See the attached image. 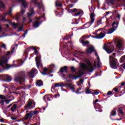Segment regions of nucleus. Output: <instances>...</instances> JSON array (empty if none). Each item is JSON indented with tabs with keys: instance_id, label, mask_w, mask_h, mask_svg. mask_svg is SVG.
I'll list each match as a JSON object with an SVG mask.
<instances>
[{
	"instance_id": "f257e3e1",
	"label": "nucleus",
	"mask_w": 125,
	"mask_h": 125,
	"mask_svg": "<svg viewBox=\"0 0 125 125\" xmlns=\"http://www.w3.org/2000/svg\"><path fill=\"white\" fill-rule=\"evenodd\" d=\"M10 54H12L11 51H8L6 54V56L3 57V60L0 61V66H1L3 68H5V70H9L11 67H12V65L7 64V62H8L7 56L10 55Z\"/></svg>"
},
{
	"instance_id": "f03ea898",
	"label": "nucleus",
	"mask_w": 125,
	"mask_h": 125,
	"mask_svg": "<svg viewBox=\"0 0 125 125\" xmlns=\"http://www.w3.org/2000/svg\"><path fill=\"white\" fill-rule=\"evenodd\" d=\"M26 78V74L24 71H21L17 73V76L14 78L15 82L16 83H20L21 84L22 83L25 82Z\"/></svg>"
},
{
	"instance_id": "7ed1b4c3",
	"label": "nucleus",
	"mask_w": 125,
	"mask_h": 125,
	"mask_svg": "<svg viewBox=\"0 0 125 125\" xmlns=\"http://www.w3.org/2000/svg\"><path fill=\"white\" fill-rule=\"evenodd\" d=\"M35 106H36V103L34 101H29L28 102L27 104L25 105L24 109L25 110L34 109Z\"/></svg>"
},
{
	"instance_id": "20e7f679",
	"label": "nucleus",
	"mask_w": 125,
	"mask_h": 125,
	"mask_svg": "<svg viewBox=\"0 0 125 125\" xmlns=\"http://www.w3.org/2000/svg\"><path fill=\"white\" fill-rule=\"evenodd\" d=\"M103 49H104V50H105L107 53L110 54L112 53L114 50V45H110L107 46H106V45L104 44L103 46Z\"/></svg>"
},
{
	"instance_id": "39448f33",
	"label": "nucleus",
	"mask_w": 125,
	"mask_h": 125,
	"mask_svg": "<svg viewBox=\"0 0 125 125\" xmlns=\"http://www.w3.org/2000/svg\"><path fill=\"white\" fill-rule=\"evenodd\" d=\"M113 60L112 62H110V65L111 68L112 69H117L118 68V66H119V62H117V59L112 58Z\"/></svg>"
},
{
	"instance_id": "423d86ee",
	"label": "nucleus",
	"mask_w": 125,
	"mask_h": 125,
	"mask_svg": "<svg viewBox=\"0 0 125 125\" xmlns=\"http://www.w3.org/2000/svg\"><path fill=\"white\" fill-rule=\"evenodd\" d=\"M88 66L90 69L88 72L91 73L96 69V62H94V65H92V63L90 62V61H89V63H88Z\"/></svg>"
},
{
	"instance_id": "0eeeda50",
	"label": "nucleus",
	"mask_w": 125,
	"mask_h": 125,
	"mask_svg": "<svg viewBox=\"0 0 125 125\" xmlns=\"http://www.w3.org/2000/svg\"><path fill=\"white\" fill-rule=\"evenodd\" d=\"M111 26H112V27L107 32H115V31L117 30L118 26H119V22H116V21H114L112 24Z\"/></svg>"
},
{
	"instance_id": "6e6552de",
	"label": "nucleus",
	"mask_w": 125,
	"mask_h": 125,
	"mask_svg": "<svg viewBox=\"0 0 125 125\" xmlns=\"http://www.w3.org/2000/svg\"><path fill=\"white\" fill-rule=\"evenodd\" d=\"M37 69L33 68L28 73V77L30 79H34L35 78V73L37 72Z\"/></svg>"
},
{
	"instance_id": "1a4fd4ad",
	"label": "nucleus",
	"mask_w": 125,
	"mask_h": 125,
	"mask_svg": "<svg viewBox=\"0 0 125 125\" xmlns=\"http://www.w3.org/2000/svg\"><path fill=\"white\" fill-rule=\"evenodd\" d=\"M33 118V115L32 114V112L31 111H29V113H26L24 117L22 118V120L24 121H27V120H30Z\"/></svg>"
},
{
	"instance_id": "9d476101",
	"label": "nucleus",
	"mask_w": 125,
	"mask_h": 125,
	"mask_svg": "<svg viewBox=\"0 0 125 125\" xmlns=\"http://www.w3.org/2000/svg\"><path fill=\"white\" fill-rule=\"evenodd\" d=\"M35 61L37 68L39 69V68H40V65H41V62H42L41 56H38L36 58H35Z\"/></svg>"
},
{
	"instance_id": "9b49d317",
	"label": "nucleus",
	"mask_w": 125,
	"mask_h": 125,
	"mask_svg": "<svg viewBox=\"0 0 125 125\" xmlns=\"http://www.w3.org/2000/svg\"><path fill=\"white\" fill-rule=\"evenodd\" d=\"M67 84L63 82L58 83L55 84V87H66Z\"/></svg>"
},
{
	"instance_id": "f8f14e48",
	"label": "nucleus",
	"mask_w": 125,
	"mask_h": 125,
	"mask_svg": "<svg viewBox=\"0 0 125 125\" xmlns=\"http://www.w3.org/2000/svg\"><path fill=\"white\" fill-rule=\"evenodd\" d=\"M116 47L118 50H123V44H122V42L120 40L117 42Z\"/></svg>"
},
{
	"instance_id": "ddd939ff",
	"label": "nucleus",
	"mask_w": 125,
	"mask_h": 125,
	"mask_svg": "<svg viewBox=\"0 0 125 125\" xmlns=\"http://www.w3.org/2000/svg\"><path fill=\"white\" fill-rule=\"evenodd\" d=\"M94 17H95V14H94V13H91L90 15V18L91 19V21H90V22L91 24H93V23L94 22V21L95 20Z\"/></svg>"
},
{
	"instance_id": "4468645a",
	"label": "nucleus",
	"mask_w": 125,
	"mask_h": 125,
	"mask_svg": "<svg viewBox=\"0 0 125 125\" xmlns=\"http://www.w3.org/2000/svg\"><path fill=\"white\" fill-rule=\"evenodd\" d=\"M80 42H81V43H82V45H83V46H85L87 44H89V42L88 41H86V42H84V41H83V38H82V37L80 39Z\"/></svg>"
},
{
	"instance_id": "2eb2a0df",
	"label": "nucleus",
	"mask_w": 125,
	"mask_h": 125,
	"mask_svg": "<svg viewBox=\"0 0 125 125\" xmlns=\"http://www.w3.org/2000/svg\"><path fill=\"white\" fill-rule=\"evenodd\" d=\"M93 51H95V49H94V47L92 46V47H90L86 49V52L87 53H92V52H93Z\"/></svg>"
},
{
	"instance_id": "dca6fc26",
	"label": "nucleus",
	"mask_w": 125,
	"mask_h": 125,
	"mask_svg": "<svg viewBox=\"0 0 125 125\" xmlns=\"http://www.w3.org/2000/svg\"><path fill=\"white\" fill-rule=\"evenodd\" d=\"M67 70H68V67L67 66H65L61 67L59 70V72L61 73H64V72L67 73Z\"/></svg>"
},
{
	"instance_id": "f3484780",
	"label": "nucleus",
	"mask_w": 125,
	"mask_h": 125,
	"mask_svg": "<svg viewBox=\"0 0 125 125\" xmlns=\"http://www.w3.org/2000/svg\"><path fill=\"white\" fill-rule=\"evenodd\" d=\"M98 40H100L101 39H103L105 36H106V33H103L102 32H101L100 34L97 35Z\"/></svg>"
},
{
	"instance_id": "a211bd4d",
	"label": "nucleus",
	"mask_w": 125,
	"mask_h": 125,
	"mask_svg": "<svg viewBox=\"0 0 125 125\" xmlns=\"http://www.w3.org/2000/svg\"><path fill=\"white\" fill-rule=\"evenodd\" d=\"M28 48L29 49H34V52L33 53L35 54V55H38V54H39V52H38V50L37 49V47L30 46Z\"/></svg>"
},
{
	"instance_id": "6ab92c4d",
	"label": "nucleus",
	"mask_w": 125,
	"mask_h": 125,
	"mask_svg": "<svg viewBox=\"0 0 125 125\" xmlns=\"http://www.w3.org/2000/svg\"><path fill=\"white\" fill-rule=\"evenodd\" d=\"M66 85H68V87H69L70 89H71V91L72 92H76V91H75V87L74 86H72V84L70 83H66Z\"/></svg>"
},
{
	"instance_id": "aec40b11",
	"label": "nucleus",
	"mask_w": 125,
	"mask_h": 125,
	"mask_svg": "<svg viewBox=\"0 0 125 125\" xmlns=\"http://www.w3.org/2000/svg\"><path fill=\"white\" fill-rule=\"evenodd\" d=\"M21 2V6H23L24 8H27L28 7V3L26 0H22Z\"/></svg>"
},
{
	"instance_id": "412c9836",
	"label": "nucleus",
	"mask_w": 125,
	"mask_h": 125,
	"mask_svg": "<svg viewBox=\"0 0 125 125\" xmlns=\"http://www.w3.org/2000/svg\"><path fill=\"white\" fill-rule=\"evenodd\" d=\"M0 33H1V32H0ZM2 33H3L2 36H0V38H1L2 37H7V36H20V34L12 33V32H11V35L6 34L5 35H4V32H2Z\"/></svg>"
},
{
	"instance_id": "4be33fe9",
	"label": "nucleus",
	"mask_w": 125,
	"mask_h": 125,
	"mask_svg": "<svg viewBox=\"0 0 125 125\" xmlns=\"http://www.w3.org/2000/svg\"><path fill=\"white\" fill-rule=\"evenodd\" d=\"M36 84L38 86H42V85H43V82H42V81L41 80H38L36 82Z\"/></svg>"
},
{
	"instance_id": "5701e85b",
	"label": "nucleus",
	"mask_w": 125,
	"mask_h": 125,
	"mask_svg": "<svg viewBox=\"0 0 125 125\" xmlns=\"http://www.w3.org/2000/svg\"><path fill=\"white\" fill-rule=\"evenodd\" d=\"M4 102H5L6 104H9L10 102L8 100H0V104L1 106H3L4 105Z\"/></svg>"
},
{
	"instance_id": "b1692460",
	"label": "nucleus",
	"mask_w": 125,
	"mask_h": 125,
	"mask_svg": "<svg viewBox=\"0 0 125 125\" xmlns=\"http://www.w3.org/2000/svg\"><path fill=\"white\" fill-rule=\"evenodd\" d=\"M16 108H17V104H13V105L11 108V111H12L13 112H16Z\"/></svg>"
},
{
	"instance_id": "393cba45",
	"label": "nucleus",
	"mask_w": 125,
	"mask_h": 125,
	"mask_svg": "<svg viewBox=\"0 0 125 125\" xmlns=\"http://www.w3.org/2000/svg\"><path fill=\"white\" fill-rule=\"evenodd\" d=\"M91 23H90V21H89L86 23H85L83 25L84 27L83 29H85L86 28H89L91 26Z\"/></svg>"
},
{
	"instance_id": "a878e982",
	"label": "nucleus",
	"mask_w": 125,
	"mask_h": 125,
	"mask_svg": "<svg viewBox=\"0 0 125 125\" xmlns=\"http://www.w3.org/2000/svg\"><path fill=\"white\" fill-rule=\"evenodd\" d=\"M9 24L10 25H11V24H12L14 29H17V28H18V24L17 23H15V22H12V21H10L9 22Z\"/></svg>"
},
{
	"instance_id": "bb28decb",
	"label": "nucleus",
	"mask_w": 125,
	"mask_h": 125,
	"mask_svg": "<svg viewBox=\"0 0 125 125\" xmlns=\"http://www.w3.org/2000/svg\"><path fill=\"white\" fill-rule=\"evenodd\" d=\"M40 25H41V22L39 21H36L33 23V26L34 28H38Z\"/></svg>"
},
{
	"instance_id": "cd10ccee",
	"label": "nucleus",
	"mask_w": 125,
	"mask_h": 125,
	"mask_svg": "<svg viewBox=\"0 0 125 125\" xmlns=\"http://www.w3.org/2000/svg\"><path fill=\"white\" fill-rule=\"evenodd\" d=\"M5 77L7 83H9L12 80V79H11V77H10V76L6 75Z\"/></svg>"
},
{
	"instance_id": "c85d7f7f",
	"label": "nucleus",
	"mask_w": 125,
	"mask_h": 125,
	"mask_svg": "<svg viewBox=\"0 0 125 125\" xmlns=\"http://www.w3.org/2000/svg\"><path fill=\"white\" fill-rule=\"evenodd\" d=\"M80 90H82V87H80L79 88H77V90L75 91V93H76V94H81V93H83V91L82 92H80Z\"/></svg>"
},
{
	"instance_id": "c756f323",
	"label": "nucleus",
	"mask_w": 125,
	"mask_h": 125,
	"mask_svg": "<svg viewBox=\"0 0 125 125\" xmlns=\"http://www.w3.org/2000/svg\"><path fill=\"white\" fill-rule=\"evenodd\" d=\"M78 10H79L77 8H74L70 10V12H68L69 13H72V14H73L74 13H76V12H77Z\"/></svg>"
},
{
	"instance_id": "7c9ffc66",
	"label": "nucleus",
	"mask_w": 125,
	"mask_h": 125,
	"mask_svg": "<svg viewBox=\"0 0 125 125\" xmlns=\"http://www.w3.org/2000/svg\"><path fill=\"white\" fill-rule=\"evenodd\" d=\"M59 0H57L55 2V6H60V7H62L63 6V5L61 3H59Z\"/></svg>"
},
{
	"instance_id": "2f4dec72",
	"label": "nucleus",
	"mask_w": 125,
	"mask_h": 125,
	"mask_svg": "<svg viewBox=\"0 0 125 125\" xmlns=\"http://www.w3.org/2000/svg\"><path fill=\"white\" fill-rule=\"evenodd\" d=\"M45 98H46L47 101H50V99L49 98V97L47 96V95H45L43 97V100L45 101V102H46V101L45 100Z\"/></svg>"
},
{
	"instance_id": "473e14b6",
	"label": "nucleus",
	"mask_w": 125,
	"mask_h": 125,
	"mask_svg": "<svg viewBox=\"0 0 125 125\" xmlns=\"http://www.w3.org/2000/svg\"><path fill=\"white\" fill-rule=\"evenodd\" d=\"M68 77L69 79H72V80H76V76L73 74H69Z\"/></svg>"
},
{
	"instance_id": "72a5a7b5",
	"label": "nucleus",
	"mask_w": 125,
	"mask_h": 125,
	"mask_svg": "<svg viewBox=\"0 0 125 125\" xmlns=\"http://www.w3.org/2000/svg\"><path fill=\"white\" fill-rule=\"evenodd\" d=\"M83 75H84L83 72H81L79 75L75 77V80H77V79H79L80 78H82V76H83Z\"/></svg>"
},
{
	"instance_id": "f704fd0d",
	"label": "nucleus",
	"mask_w": 125,
	"mask_h": 125,
	"mask_svg": "<svg viewBox=\"0 0 125 125\" xmlns=\"http://www.w3.org/2000/svg\"><path fill=\"white\" fill-rule=\"evenodd\" d=\"M105 1H106L107 3H111V4H113L114 2L116 1V0H105Z\"/></svg>"
},
{
	"instance_id": "c9c22d12",
	"label": "nucleus",
	"mask_w": 125,
	"mask_h": 125,
	"mask_svg": "<svg viewBox=\"0 0 125 125\" xmlns=\"http://www.w3.org/2000/svg\"><path fill=\"white\" fill-rule=\"evenodd\" d=\"M117 115V112L114 110H112L110 113V116H115Z\"/></svg>"
},
{
	"instance_id": "e433bc0d",
	"label": "nucleus",
	"mask_w": 125,
	"mask_h": 125,
	"mask_svg": "<svg viewBox=\"0 0 125 125\" xmlns=\"http://www.w3.org/2000/svg\"><path fill=\"white\" fill-rule=\"evenodd\" d=\"M11 12H12V9L10 8L9 11L7 13H4V15H10L11 14Z\"/></svg>"
},
{
	"instance_id": "4c0bfd02",
	"label": "nucleus",
	"mask_w": 125,
	"mask_h": 125,
	"mask_svg": "<svg viewBox=\"0 0 125 125\" xmlns=\"http://www.w3.org/2000/svg\"><path fill=\"white\" fill-rule=\"evenodd\" d=\"M120 62H125V55L122 56L120 59Z\"/></svg>"
},
{
	"instance_id": "58836bf2",
	"label": "nucleus",
	"mask_w": 125,
	"mask_h": 125,
	"mask_svg": "<svg viewBox=\"0 0 125 125\" xmlns=\"http://www.w3.org/2000/svg\"><path fill=\"white\" fill-rule=\"evenodd\" d=\"M30 112H31L32 116H33L34 115H36V114H39V111L38 110H35L34 111H30Z\"/></svg>"
},
{
	"instance_id": "ea45409f",
	"label": "nucleus",
	"mask_w": 125,
	"mask_h": 125,
	"mask_svg": "<svg viewBox=\"0 0 125 125\" xmlns=\"http://www.w3.org/2000/svg\"><path fill=\"white\" fill-rule=\"evenodd\" d=\"M0 99H1V100H5V99H6V97L2 95H0Z\"/></svg>"
},
{
	"instance_id": "a19ab883",
	"label": "nucleus",
	"mask_w": 125,
	"mask_h": 125,
	"mask_svg": "<svg viewBox=\"0 0 125 125\" xmlns=\"http://www.w3.org/2000/svg\"><path fill=\"white\" fill-rule=\"evenodd\" d=\"M118 111L121 115L124 114V111H123V109L122 108L120 107L118 109Z\"/></svg>"
},
{
	"instance_id": "79ce46f5",
	"label": "nucleus",
	"mask_w": 125,
	"mask_h": 125,
	"mask_svg": "<svg viewBox=\"0 0 125 125\" xmlns=\"http://www.w3.org/2000/svg\"><path fill=\"white\" fill-rule=\"evenodd\" d=\"M95 106V108H101V105L100 104H96Z\"/></svg>"
},
{
	"instance_id": "37998d69",
	"label": "nucleus",
	"mask_w": 125,
	"mask_h": 125,
	"mask_svg": "<svg viewBox=\"0 0 125 125\" xmlns=\"http://www.w3.org/2000/svg\"><path fill=\"white\" fill-rule=\"evenodd\" d=\"M81 66L82 67V69H85V67H86L85 64L83 63H82L81 64Z\"/></svg>"
},
{
	"instance_id": "c03bdc74",
	"label": "nucleus",
	"mask_w": 125,
	"mask_h": 125,
	"mask_svg": "<svg viewBox=\"0 0 125 125\" xmlns=\"http://www.w3.org/2000/svg\"><path fill=\"white\" fill-rule=\"evenodd\" d=\"M21 14H24L25 13V10L23 9V6H21Z\"/></svg>"
},
{
	"instance_id": "a18cd8bd",
	"label": "nucleus",
	"mask_w": 125,
	"mask_h": 125,
	"mask_svg": "<svg viewBox=\"0 0 125 125\" xmlns=\"http://www.w3.org/2000/svg\"><path fill=\"white\" fill-rule=\"evenodd\" d=\"M91 91H89V88L87 87L86 90V94H89V93H91Z\"/></svg>"
},
{
	"instance_id": "49530a36",
	"label": "nucleus",
	"mask_w": 125,
	"mask_h": 125,
	"mask_svg": "<svg viewBox=\"0 0 125 125\" xmlns=\"http://www.w3.org/2000/svg\"><path fill=\"white\" fill-rule=\"evenodd\" d=\"M24 27L23 25H21L18 29V32H20V31H23V28Z\"/></svg>"
},
{
	"instance_id": "de8ad7c7",
	"label": "nucleus",
	"mask_w": 125,
	"mask_h": 125,
	"mask_svg": "<svg viewBox=\"0 0 125 125\" xmlns=\"http://www.w3.org/2000/svg\"><path fill=\"white\" fill-rule=\"evenodd\" d=\"M71 72H76V68L74 66L71 67Z\"/></svg>"
},
{
	"instance_id": "09e8293b",
	"label": "nucleus",
	"mask_w": 125,
	"mask_h": 125,
	"mask_svg": "<svg viewBox=\"0 0 125 125\" xmlns=\"http://www.w3.org/2000/svg\"><path fill=\"white\" fill-rule=\"evenodd\" d=\"M78 0H70V2L72 3H77Z\"/></svg>"
},
{
	"instance_id": "8fccbe9b",
	"label": "nucleus",
	"mask_w": 125,
	"mask_h": 125,
	"mask_svg": "<svg viewBox=\"0 0 125 125\" xmlns=\"http://www.w3.org/2000/svg\"><path fill=\"white\" fill-rule=\"evenodd\" d=\"M92 36L91 35V34H90L89 36H83L82 37V39H83V40H84V39H88L89 38V37H91Z\"/></svg>"
},
{
	"instance_id": "3c124183",
	"label": "nucleus",
	"mask_w": 125,
	"mask_h": 125,
	"mask_svg": "<svg viewBox=\"0 0 125 125\" xmlns=\"http://www.w3.org/2000/svg\"><path fill=\"white\" fill-rule=\"evenodd\" d=\"M27 33H28V32H25L22 35V36L20 37V39H21V37L22 38H25L26 35H27Z\"/></svg>"
},
{
	"instance_id": "603ef678",
	"label": "nucleus",
	"mask_w": 125,
	"mask_h": 125,
	"mask_svg": "<svg viewBox=\"0 0 125 125\" xmlns=\"http://www.w3.org/2000/svg\"><path fill=\"white\" fill-rule=\"evenodd\" d=\"M30 13L31 14H35V10H34V8L30 9Z\"/></svg>"
},
{
	"instance_id": "864d4df0",
	"label": "nucleus",
	"mask_w": 125,
	"mask_h": 125,
	"mask_svg": "<svg viewBox=\"0 0 125 125\" xmlns=\"http://www.w3.org/2000/svg\"><path fill=\"white\" fill-rule=\"evenodd\" d=\"M96 112H99L100 113H101L103 110L101 109V108H95Z\"/></svg>"
},
{
	"instance_id": "5fc2aeb1",
	"label": "nucleus",
	"mask_w": 125,
	"mask_h": 125,
	"mask_svg": "<svg viewBox=\"0 0 125 125\" xmlns=\"http://www.w3.org/2000/svg\"><path fill=\"white\" fill-rule=\"evenodd\" d=\"M80 14H82V12L81 11H79V12H77V13H76L74 15V16H79V15H80Z\"/></svg>"
},
{
	"instance_id": "6e6d98bb",
	"label": "nucleus",
	"mask_w": 125,
	"mask_h": 125,
	"mask_svg": "<svg viewBox=\"0 0 125 125\" xmlns=\"http://www.w3.org/2000/svg\"><path fill=\"white\" fill-rule=\"evenodd\" d=\"M98 101H99V100H98V99L95 100V101L93 102V105H95V104H97V103H96L98 102Z\"/></svg>"
},
{
	"instance_id": "4d7b16f0",
	"label": "nucleus",
	"mask_w": 125,
	"mask_h": 125,
	"mask_svg": "<svg viewBox=\"0 0 125 125\" xmlns=\"http://www.w3.org/2000/svg\"><path fill=\"white\" fill-rule=\"evenodd\" d=\"M72 30H73V31H74V32H78V28H77V27H73V28H72Z\"/></svg>"
},
{
	"instance_id": "13d9d810",
	"label": "nucleus",
	"mask_w": 125,
	"mask_h": 125,
	"mask_svg": "<svg viewBox=\"0 0 125 125\" xmlns=\"http://www.w3.org/2000/svg\"><path fill=\"white\" fill-rule=\"evenodd\" d=\"M6 17V15H5L2 17V18L1 19V21H6L5 18Z\"/></svg>"
},
{
	"instance_id": "bf43d9fd",
	"label": "nucleus",
	"mask_w": 125,
	"mask_h": 125,
	"mask_svg": "<svg viewBox=\"0 0 125 125\" xmlns=\"http://www.w3.org/2000/svg\"><path fill=\"white\" fill-rule=\"evenodd\" d=\"M92 94H95V95H98V94H99V92L95 91L94 92L92 93Z\"/></svg>"
},
{
	"instance_id": "052dcab7",
	"label": "nucleus",
	"mask_w": 125,
	"mask_h": 125,
	"mask_svg": "<svg viewBox=\"0 0 125 125\" xmlns=\"http://www.w3.org/2000/svg\"><path fill=\"white\" fill-rule=\"evenodd\" d=\"M1 47L2 48H4V49H6V46L5 45V44L3 43L1 45Z\"/></svg>"
},
{
	"instance_id": "680f3d73",
	"label": "nucleus",
	"mask_w": 125,
	"mask_h": 125,
	"mask_svg": "<svg viewBox=\"0 0 125 125\" xmlns=\"http://www.w3.org/2000/svg\"><path fill=\"white\" fill-rule=\"evenodd\" d=\"M17 16L16 17V20H19V16L20 15V13H17Z\"/></svg>"
},
{
	"instance_id": "e2e57ef3",
	"label": "nucleus",
	"mask_w": 125,
	"mask_h": 125,
	"mask_svg": "<svg viewBox=\"0 0 125 125\" xmlns=\"http://www.w3.org/2000/svg\"><path fill=\"white\" fill-rule=\"evenodd\" d=\"M54 67H55V65L54 64H52L50 65V68H51L52 70L54 68Z\"/></svg>"
},
{
	"instance_id": "0e129e2a",
	"label": "nucleus",
	"mask_w": 125,
	"mask_h": 125,
	"mask_svg": "<svg viewBox=\"0 0 125 125\" xmlns=\"http://www.w3.org/2000/svg\"><path fill=\"white\" fill-rule=\"evenodd\" d=\"M7 107L2 106V110H3V111H5V110H7Z\"/></svg>"
},
{
	"instance_id": "69168bd1",
	"label": "nucleus",
	"mask_w": 125,
	"mask_h": 125,
	"mask_svg": "<svg viewBox=\"0 0 125 125\" xmlns=\"http://www.w3.org/2000/svg\"><path fill=\"white\" fill-rule=\"evenodd\" d=\"M1 7H0V8L1 7H2L3 8H4L5 7V4H4V3H3V2H2V3H1Z\"/></svg>"
},
{
	"instance_id": "338daca9",
	"label": "nucleus",
	"mask_w": 125,
	"mask_h": 125,
	"mask_svg": "<svg viewBox=\"0 0 125 125\" xmlns=\"http://www.w3.org/2000/svg\"><path fill=\"white\" fill-rule=\"evenodd\" d=\"M79 82V83H83V82H84L83 79H81Z\"/></svg>"
},
{
	"instance_id": "774afa93",
	"label": "nucleus",
	"mask_w": 125,
	"mask_h": 125,
	"mask_svg": "<svg viewBox=\"0 0 125 125\" xmlns=\"http://www.w3.org/2000/svg\"><path fill=\"white\" fill-rule=\"evenodd\" d=\"M112 93H113L112 92V91H108V92H107V95H111V94H112Z\"/></svg>"
}]
</instances>
